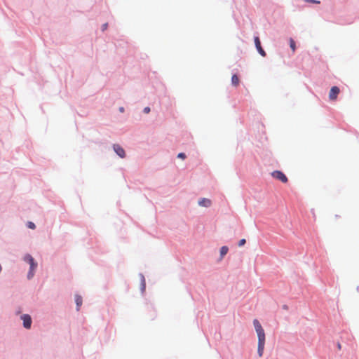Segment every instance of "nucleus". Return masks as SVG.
<instances>
[{
    "label": "nucleus",
    "instance_id": "nucleus-10",
    "mask_svg": "<svg viewBox=\"0 0 359 359\" xmlns=\"http://www.w3.org/2000/svg\"><path fill=\"white\" fill-rule=\"evenodd\" d=\"M75 302H76V306H77V310L79 311V309H80V306H81L82 304V297L79 295H76L75 297Z\"/></svg>",
    "mask_w": 359,
    "mask_h": 359
},
{
    "label": "nucleus",
    "instance_id": "nucleus-11",
    "mask_svg": "<svg viewBox=\"0 0 359 359\" xmlns=\"http://www.w3.org/2000/svg\"><path fill=\"white\" fill-rule=\"evenodd\" d=\"M239 78L236 74H233L231 77V83L234 86H238L239 84Z\"/></svg>",
    "mask_w": 359,
    "mask_h": 359
},
{
    "label": "nucleus",
    "instance_id": "nucleus-9",
    "mask_svg": "<svg viewBox=\"0 0 359 359\" xmlns=\"http://www.w3.org/2000/svg\"><path fill=\"white\" fill-rule=\"evenodd\" d=\"M211 203V201L205 198H203L198 201V205L203 207H210Z\"/></svg>",
    "mask_w": 359,
    "mask_h": 359
},
{
    "label": "nucleus",
    "instance_id": "nucleus-17",
    "mask_svg": "<svg viewBox=\"0 0 359 359\" xmlns=\"http://www.w3.org/2000/svg\"><path fill=\"white\" fill-rule=\"evenodd\" d=\"M304 1L306 2H311V3H313V4H320V1H316V0H304Z\"/></svg>",
    "mask_w": 359,
    "mask_h": 359
},
{
    "label": "nucleus",
    "instance_id": "nucleus-14",
    "mask_svg": "<svg viewBox=\"0 0 359 359\" xmlns=\"http://www.w3.org/2000/svg\"><path fill=\"white\" fill-rule=\"evenodd\" d=\"M27 226H28L29 229H35V227H36L35 224H34L33 222H29L27 223Z\"/></svg>",
    "mask_w": 359,
    "mask_h": 359
},
{
    "label": "nucleus",
    "instance_id": "nucleus-4",
    "mask_svg": "<svg viewBox=\"0 0 359 359\" xmlns=\"http://www.w3.org/2000/svg\"><path fill=\"white\" fill-rule=\"evenodd\" d=\"M339 93L340 90L337 86L332 87L329 93V99L331 101L336 100Z\"/></svg>",
    "mask_w": 359,
    "mask_h": 359
},
{
    "label": "nucleus",
    "instance_id": "nucleus-16",
    "mask_svg": "<svg viewBox=\"0 0 359 359\" xmlns=\"http://www.w3.org/2000/svg\"><path fill=\"white\" fill-rule=\"evenodd\" d=\"M177 157L182 159H184L186 158V155L184 153H180L178 154Z\"/></svg>",
    "mask_w": 359,
    "mask_h": 359
},
{
    "label": "nucleus",
    "instance_id": "nucleus-15",
    "mask_svg": "<svg viewBox=\"0 0 359 359\" xmlns=\"http://www.w3.org/2000/svg\"><path fill=\"white\" fill-rule=\"evenodd\" d=\"M245 243H246L245 239L243 238V239L240 240V241L238 242V246L241 247V246L244 245Z\"/></svg>",
    "mask_w": 359,
    "mask_h": 359
},
{
    "label": "nucleus",
    "instance_id": "nucleus-5",
    "mask_svg": "<svg viewBox=\"0 0 359 359\" xmlns=\"http://www.w3.org/2000/svg\"><path fill=\"white\" fill-rule=\"evenodd\" d=\"M255 44L256 48H257V51L259 52V53L262 56L265 57L266 52L262 48V47L261 46V42H260L259 38L258 36L255 37Z\"/></svg>",
    "mask_w": 359,
    "mask_h": 359
},
{
    "label": "nucleus",
    "instance_id": "nucleus-8",
    "mask_svg": "<svg viewBox=\"0 0 359 359\" xmlns=\"http://www.w3.org/2000/svg\"><path fill=\"white\" fill-rule=\"evenodd\" d=\"M114 150L121 158H124L126 153L124 149L119 144H114Z\"/></svg>",
    "mask_w": 359,
    "mask_h": 359
},
{
    "label": "nucleus",
    "instance_id": "nucleus-6",
    "mask_svg": "<svg viewBox=\"0 0 359 359\" xmlns=\"http://www.w3.org/2000/svg\"><path fill=\"white\" fill-rule=\"evenodd\" d=\"M21 318L23 320L24 327L27 329L30 328L31 325H32L31 317L27 314H25L21 316Z\"/></svg>",
    "mask_w": 359,
    "mask_h": 359
},
{
    "label": "nucleus",
    "instance_id": "nucleus-1",
    "mask_svg": "<svg viewBox=\"0 0 359 359\" xmlns=\"http://www.w3.org/2000/svg\"><path fill=\"white\" fill-rule=\"evenodd\" d=\"M24 260L30 265V270L27 275L28 278L30 279L34 276V271L37 266V264L34 262V258L30 255H26L24 257Z\"/></svg>",
    "mask_w": 359,
    "mask_h": 359
},
{
    "label": "nucleus",
    "instance_id": "nucleus-20",
    "mask_svg": "<svg viewBox=\"0 0 359 359\" xmlns=\"http://www.w3.org/2000/svg\"><path fill=\"white\" fill-rule=\"evenodd\" d=\"M119 111H120L121 112H123V111H124V109H123V107H120V108H119Z\"/></svg>",
    "mask_w": 359,
    "mask_h": 359
},
{
    "label": "nucleus",
    "instance_id": "nucleus-3",
    "mask_svg": "<svg viewBox=\"0 0 359 359\" xmlns=\"http://www.w3.org/2000/svg\"><path fill=\"white\" fill-rule=\"evenodd\" d=\"M271 175L274 178L281 181L283 183H286L288 180L285 175L281 171H273Z\"/></svg>",
    "mask_w": 359,
    "mask_h": 359
},
{
    "label": "nucleus",
    "instance_id": "nucleus-13",
    "mask_svg": "<svg viewBox=\"0 0 359 359\" xmlns=\"http://www.w3.org/2000/svg\"><path fill=\"white\" fill-rule=\"evenodd\" d=\"M290 46L292 52H294L296 50V45H295L294 41L292 39H290Z\"/></svg>",
    "mask_w": 359,
    "mask_h": 359
},
{
    "label": "nucleus",
    "instance_id": "nucleus-19",
    "mask_svg": "<svg viewBox=\"0 0 359 359\" xmlns=\"http://www.w3.org/2000/svg\"><path fill=\"white\" fill-rule=\"evenodd\" d=\"M149 111H150V108L149 107H147L144 109V113L148 114V113H149Z\"/></svg>",
    "mask_w": 359,
    "mask_h": 359
},
{
    "label": "nucleus",
    "instance_id": "nucleus-2",
    "mask_svg": "<svg viewBox=\"0 0 359 359\" xmlns=\"http://www.w3.org/2000/svg\"><path fill=\"white\" fill-rule=\"evenodd\" d=\"M253 324L256 330V332L257 334L258 339H265V333L264 331L259 322L258 320L255 319L253 321Z\"/></svg>",
    "mask_w": 359,
    "mask_h": 359
},
{
    "label": "nucleus",
    "instance_id": "nucleus-12",
    "mask_svg": "<svg viewBox=\"0 0 359 359\" xmlns=\"http://www.w3.org/2000/svg\"><path fill=\"white\" fill-rule=\"evenodd\" d=\"M229 251V248L228 247L226 246H222L220 249V255H221V257L222 258L224 255H226L227 254Z\"/></svg>",
    "mask_w": 359,
    "mask_h": 359
},
{
    "label": "nucleus",
    "instance_id": "nucleus-7",
    "mask_svg": "<svg viewBox=\"0 0 359 359\" xmlns=\"http://www.w3.org/2000/svg\"><path fill=\"white\" fill-rule=\"evenodd\" d=\"M265 344V339H258V348L257 353L259 357H262L264 353Z\"/></svg>",
    "mask_w": 359,
    "mask_h": 359
},
{
    "label": "nucleus",
    "instance_id": "nucleus-21",
    "mask_svg": "<svg viewBox=\"0 0 359 359\" xmlns=\"http://www.w3.org/2000/svg\"><path fill=\"white\" fill-rule=\"evenodd\" d=\"M337 346H338L339 349H341V344H338Z\"/></svg>",
    "mask_w": 359,
    "mask_h": 359
},
{
    "label": "nucleus",
    "instance_id": "nucleus-18",
    "mask_svg": "<svg viewBox=\"0 0 359 359\" xmlns=\"http://www.w3.org/2000/svg\"><path fill=\"white\" fill-rule=\"evenodd\" d=\"M107 27H108V24L107 23H104V25H102V31L106 30L107 29Z\"/></svg>",
    "mask_w": 359,
    "mask_h": 359
}]
</instances>
